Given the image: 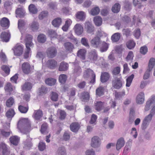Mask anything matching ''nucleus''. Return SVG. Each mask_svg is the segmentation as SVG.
I'll list each match as a JSON object with an SVG mask.
<instances>
[{"instance_id":"obj_21","label":"nucleus","mask_w":155,"mask_h":155,"mask_svg":"<svg viewBox=\"0 0 155 155\" xmlns=\"http://www.w3.org/2000/svg\"><path fill=\"white\" fill-rule=\"evenodd\" d=\"M19 140L20 138L17 136L11 137L9 138V141L11 143L15 146L18 145Z\"/></svg>"},{"instance_id":"obj_14","label":"nucleus","mask_w":155,"mask_h":155,"mask_svg":"<svg viewBox=\"0 0 155 155\" xmlns=\"http://www.w3.org/2000/svg\"><path fill=\"white\" fill-rule=\"evenodd\" d=\"M91 43L92 45L94 47L98 48L101 44L100 38L98 37H95L91 40Z\"/></svg>"},{"instance_id":"obj_40","label":"nucleus","mask_w":155,"mask_h":155,"mask_svg":"<svg viewBox=\"0 0 155 155\" xmlns=\"http://www.w3.org/2000/svg\"><path fill=\"white\" fill-rule=\"evenodd\" d=\"M67 78V77L66 75L62 74L60 75L59 77V81L61 84H64L65 83Z\"/></svg>"},{"instance_id":"obj_58","label":"nucleus","mask_w":155,"mask_h":155,"mask_svg":"<svg viewBox=\"0 0 155 155\" xmlns=\"http://www.w3.org/2000/svg\"><path fill=\"white\" fill-rule=\"evenodd\" d=\"M59 113V119L61 120H63L64 119L66 116V113L64 110H60Z\"/></svg>"},{"instance_id":"obj_39","label":"nucleus","mask_w":155,"mask_h":155,"mask_svg":"<svg viewBox=\"0 0 155 155\" xmlns=\"http://www.w3.org/2000/svg\"><path fill=\"white\" fill-rule=\"evenodd\" d=\"M155 64V59L152 58L150 59L148 64V68L149 70L152 71L153 68Z\"/></svg>"},{"instance_id":"obj_54","label":"nucleus","mask_w":155,"mask_h":155,"mask_svg":"<svg viewBox=\"0 0 155 155\" xmlns=\"http://www.w3.org/2000/svg\"><path fill=\"white\" fill-rule=\"evenodd\" d=\"M95 108L96 110L98 111H100L102 109L103 103L101 101L97 102L95 104Z\"/></svg>"},{"instance_id":"obj_52","label":"nucleus","mask_w":155,"mask_h":155,"mask_svg":"<svg viewBox=\"0 0 155 155\" xmlns=\"http://www.w3.org/2000/svg\"><path fill=\"white\" fill-rule=\"evenodd\" d=\"M70 23V21L67 20L66 21L65 25L62 27V29L63 31H67Z\"/></svg>"},{"instance_id":"obj_10","label":"nucleus","mask_w":155,"mask_h":155,"mask_svg":"<svg viewBox=\"0 0 155 155\" xmlns=\"http://www.w3.org/2000/svg\"><path fill=\"white\" fill-rule=\"evenodd\" d=\"M57 53V51L56 48L53 47L48 48L46 51L47 56L50 58H53L55 57Z\"/></svg>"},{"instance_id":"obj_5","label":"nucleus","mask_w":155,"mask_h":155,"mask_svg":"<svg viewBox=\"0 0 155 155\" xmlns=\"http://www.w3.org/2000/svg\"><path fill=\"white\" fill-rule=\"evenodd\" d=\"M101 144V140L97 136L93 137L91 139V146L94 148L99 147Z\"/></svg>"},{"instance_id":"obj_17","label":"nucleus","mask_w":155,"mask_h":155,"mask_svg":"<svg viewBox=\"0 0 155 155\" xmlns=\"http://www.w3.org/2000/svg\"><path fill=\"white\" fill-rule=\"evenodd\" d=\"M97 58V55L95 50L92 51L89 53L88 58L91 62L96 61Z\"/></svg>"},{"instance_id":"obj_34","label":"nucleus","mask_w":155,"mask_h":155,"mask_svg":"<svg viewBox=\"0 0 155 155\" xmlns=\"http://www.w3.org/2000/svg\"><path fill=\"white\" fill-rule=\"evenodd\" d=\"M94 21L96 25L100 26L102 24V20L100 17L96 16L94 18Z\"/></svg>"},{"instance_id":"obj_36","label":"nucleus","mask_w":155,"mask_h":155,"mask_svg":"<svg viewBox=\"0 0 155 155\" xmlns=\"http://www.w3.org/2000/svg\"><path fill=\"white\" fill-rule=\"evenodd\" d=\"M68 64L67 63L64 62H62L60 64L59 67V71H66L68 69Z\"/></svg>"},{"instance_id":"obj_3","label":"nucleus","mask_w":155,"mask_h":155,"mask_svg":"<svg viewBox=\"0 0 155 155\" xmlns=\"http://www.w3.org/2000/svg\"><path fill=\"white\" fill-rule=\"evenodd\" d=\"M34 66H31L29 63L24 62L21 65V70L24 73L28 74L33 71Z\"/></svg>"},{"instance_id":"obj_8","label":"nucleus","mask_w":155,"mask_h":155,"mask_svg":"<svg viewBox=\"0 0 155 155\" xmlns=\"http://www.w3.org/2000/svg\"><path fill=\"white\" fill-rule=\"evenodd\" d=\"M73 29L76 34L78 35H81L84 31L83 26L79 23L77 24L74 25Z\"/></svg>"},{"instance_id":"obj_16","label":"nucleus","mask_w":155,"mask_h":155,"mask_svg":"<svg viewBox=\"0 0 155 155\" xmlns=\"http://www.w3.org/2000/svg\"><path fill=\"white\" fill-rule=\"evenodd\" d=\"M0 148L2 150V155H8L10 153L7 145L5 143H2L0 144Z\"/></svg>"},{"instance_id":"obj_64","label":"nucleus","mask_w":155,"mask_h":155,"mask_svg":"<svg viewBox=\"0 0 155 155\" xmlns=\"http://www.w3.org/2000/svg\"><path fill=\"white\" fill-rule=\"evenodd\" d=\"M58 95L57 93L52 92V93L51 99L54 101H56L58 100Z\"/></svg>"},{"instance_id":"obj_11","label":"nucleus","mask_w":155,"mask_h":155,"mask_svg":"<svg viewBox=\"0 0 155 155\" xmlns=\"http://www.w3.org/2000/svg\"><path fill=\"white\" fill-rule=\"evenodd\" d=\"M13 50L15 55L20 56L23 53V49L21 45H17L14 48Z\"/></svg>"},{"instance_id":"obj_6","label":"nucleus","mask_w":155,"mask_h":155,"mask_svg":"<svg viewBox=\"0 0 155 155\" xmlns=\"http://www.w3.org/2000/svg\"><path fill=\"white\" fill-rule=\"evenodd\" d=\"M112 83L113 87L116 89H119L122 85L120 79L116 77L112 80Z\"/></svg>"},{"instance_id":"obj_48","label":"nucleus","mask_w":155,"mask_h":155,"mask_svg":"<svg viewBox=\"0 0 155 155\" xmlns=\"http://www.w3.org/2000/svg\"><path fill=\"white\" fill-rule=\"evenodd\" d=\"M135 45V44L133 40H130L126 43L127 47L130 49L134 48Z\"/></svg>"},{"instance_id":"obj_12","label":"nucleus","mask_w":155,"mask_h":155,"mask_svg":"<svg viewBox=\"0 0 155 155\" xmlns=\"http://www.w3.org/2000/svg\"><path fill=\"white\" fill-rule=\"evenodd\" d=\"M0 24L2 27L7 29L9 27L10 22L8 18L4 17L0 20Z\"/></svg>"},{"instance_id":"obj_18","label":"nucleus","mask_w":155,"mask_h":155,"mask_svg":"<svg viewBox=\"0 0 155 155\" xmlns=\"http://www.w3.org/2000/svg\"><path fill=\"white\" fill-rule=\"evenodd\" d=\"M0 37L3 41L7 42L10 39V34L8 32H3L1 34Z\"/></svg>"},{"instance_id":"obj_44","label":"nucleus","mask_w":155,"mask_h":155,"mask_svg":"<svg viewBox=\"0 0 155 155\" xmlns=\"http://www.w3.org/2000/svg\"><path fill=\"white\" fill-rule=\"evenodd\" d=\"M104 89L102 87L97 88L96 90V94L97 95L100 97L104 94Z\"/></svg>"},{"instance_id":"obj_15","label":"nucleus","mask_w":155,"mask_h":155,"mask_svg":"<svg viewBox=\"0 0 155 155\" xmlns=\"http://www.w3.org/2000/svg\"><path fill=\"white\" fill-rule=\"evenodd\" d=\"M144 101V95L143 92H141L137 96L136 98V103L138 104H141Z\"/></svg>"},{"instance_id":"obj_30","label":"nucleus","mask_w":155,"mask_h":155,"mask_svg":"<svg viewBox=\"0 0 155 155\" xmlns=\"http://www.w3.org/2000/svg\"><path fill=\"white\" fill-rule=\"evenodd\" d=\"M12 5L13 3L12 1L7 0L4 2V7L6 10H8L11 9Z\"/></svg>"},{"instance_id":"obj_28","label":"nucleus","mask_w":155,"mask_h":155,"mask_svg":"<svg viewBox=\"0 0 155 155\" xmlns=\"http://www.w3.org/2000/svg\"><path fill=\"white\" fill-rule=\"evenodd\" d=\"M47 128V124L46 123H44L41 126L40 130L42 134H47L48 133V131Z\"/></svg>"},{"instance_id":"obj_27","label":"nucleus","mask_w":155,"mask_h":155,"mask_svg":"<svg viewBox=\"0 0 155 155\" xmlns=\"http://www.w3.org/2000/svg\"><path fill=\"white\" fill-rule=\"evenodd\" d=\"M15 114V111L13 109H9L6 113L5 115L8 118L10 119L11 120Z\"/></svg>"},{"instance_id":"obj_60","label":"nucleus","mask_w":155,"mask_h":155,"mask_svg":"<svg viewBox=\"0 0 155 155\" xmlns=\"http://www.w3.org/2000/svg\"><path fill=\"white\" fill-rule=\"evenodd\" d=\"M48 12L47 11H43L39 15V18L41 20L47 16Z\"/></svg>"},{"instance_id":"obj_24","label":"nucleus","mask_w":155,"mask_h":155,"mask_svg":"<svg viewBox=\"0 0 155 155\" xmlns=\"http://www.w3.org/2000/svg\"><path fill=\"white\" fill-rule=\"evenodd\" d=\"M57 62L54 60H49L47 62V66L50 69H54L57 66Z\"/></svg>"},{"instance_id":"obj_45","label":"nucleus","mask_w":155,"mask_h":155,"mask_svg":"<svg viewBox=\"0 0 155 155\" xmlns=\"http://www.w3.org/2000/svg\"><path fill=\"white\" fill-rule=\"evenodd\" d=\"M108 48V45L104 41L102 42L101 47L100 48V51L101 52L106 51Z\"/></svg>"},{"instance_id":"obj_33","label":"nucleus","mask_w":155,"mask_h":155,"mask_svg":"<svg viewBox=\"0 0 155 155\" xmlns=\"http://www.w3.org/2000/svg\"><path fill=\"white\" fill-rule=\"evenodd\" d=\"M86 51L85 50L81 49L78 51L77 55L81 59L84 60L85 59Z\"/></svg>"},{"instance_id":"obj_26","label":"nucleus","mask_w":155,"mask_h":155,"mask_svg":"<svg viewBox=\"0 0 155 155\" xmlns=\"http://www.w3.org/2000/svg\"><path fill=\"white\" fill-rule=\"evenodd\" d=\"M32 84L28 82H26L22 85V89L23 91H28L30 90L32 88Z\"/></svg>"},{"instance_id":"obj_35","label":"nucleus","mask_w":155,"mask_h":155,"mask_svg":"<svg viewBox=\"0 0 155 155\" xmlns=\"http://www.w3.org/2000/svg\"><path fill=\"white\" fill-rule=\"evenodd\" d=\"M120 6L118 3H115L111 9L112 11L114 13H117L120 11Z\"/></svg>"},{"instance_id":"obj_37","label":"nucleus","mask_w":155,"mask_h":155,"mask_svg":"<svg viewBox=\"0 0 155 155\" xmlns=\"http://www.w3.org/2000/svg\"><path fill=\"white\" fill-rule=\"evenodd\" d=\"M5 91L9 93V94H10L11 92L13 90V87L11 84L9 82L7 83L5 87Z\"/></svg>"},{"instance_id":"obj_50","label":"nucleus","mask_w":155,"mask_h":155,"mask_svg":"<svg viewBox=\"0 0 155 155\" xmlns=\"http://www.w3.org/2000/svg\"><path fill=\"white\" fill-rule=\"evenodd\" d=\"M30 27L33 31H35L38 29L39 25L38 22L34 21L31 24Z\"/></svg>"},{"instance_id":"obj_59","label":"nucleus","mask_w":155,"mask_h":155,"mask_svg":"<svg viewBox=\"0 0 155 155\" xmlns=\"http://www.w3.org/2000/svg\"><path fill=\"white\" fill-rule=\"evenodd\" d=\"M66 150L64 146L60 147L59 149V153L60 155H66Z\"/></svg>"},{"instance_id":"obj_47","label":"nucleus","mask_w":155,"mask_h":155,"mask_svg":"<svg viewBox=\"0 0 155 155\" xmlns=\"http://www.w3.org/2000/svg\"><path fill=\"white\" fill-rule=\"evenodd\" d=\"M1 68L4 71L7 75H8L9 74L10 69L8 66L6 65H3L1 67Z\"/></svg>"},{"instance_id":"obj_49","label":"nucleus","mask_w":155,"mask_h":155,"mask_svg":"<svg viewBox=\"0 0 155 155\" xmlns=\"http://www.w3.org/2000/svg\"><path fill=\"white\" fill-rule=\"evenodd\" d=\"M154 102V99H152L147 102L146 104L145 108V109L146 111H147L150 109L151 104L153 103Z\"/></svg>"},{"instance_id":"obj_56","label":"nucleus","mask_w":155,"mask_h":155,"mask_svg":"<svg viewBox=\"0 0 155 155\" xmlns=\"http://www.w3.org/2000/svg\"><path fill=\"white\" fill-rule=\"evenodd\" d=\"M48 33L49 36L51 38L56 37L57 36V34L56 32L52 30H49Z\"/></svg>"},{"instance_id":"obj_43","label":"nucleus","mask_w":155,"mask_h":155,"mask_svg":"<svg viewBox=\"0 0 155 155\" xmlns=\"http://www.w3.org/2000/svg\"><path fill=\"white\" fill-rule=\"evenodd\" d=\"M134 74H131L130 76L128 77L126 79V86L129 87L132 82L134 78Z\"/></svg>"},{"instance_id":"obj_61","label":"nucleus","mask_w":155,"mask_h":155,"mask_svg":"<svg viewBox=\"0 0 155 155\" xmlns=\"http://www.w3.org/2000/svg\"><path fill=\"white\" fill-rule=\"evenodd\" d=\"M122 20L123 22L127 24L131 21L130 18L127 15H125L123 17Z\"/></svg>"},{"instance_id":"obj_51","label":"nucleus","mask_w":155,"mask_h":155,"mask_svg":"<svg viewBox=\"0 0 155 155\" xmlns=\"http://www.w3.org/2000/svg\"><path fill=\"white\" fill-rule=\"evenodd\" d=\"M25 24V21L21 19L18 20V27L19 29H21L23 27H24Z\"/></svg>"},{"instance_id":"obj_42","label":"nucleus","mask_w":155,"mask_h":155,"mask_svg":"<svg viewBox=\"0 0 155 155\" xmlns=\"http://www.w3.org/2000/svg\"><path fill=\"white\" fill-rule=\"evenodd\" d=\"M38 40L40 43H44L46 40L45 36L44 34H40L38 36Z\"/></svg>"},{"instance_id":"obj_32","label":"nucleus","mask_w":155,"mask_h":155,"mask_svg":"<svg viewBox=\"0 0 155 155\" xmlns=\"http://www.w3.org/2000/svg\"><path fill=\"white\" fill-rule=\"evenodd\" d=\"M45 83L48 85L52 86L55 84L56 80L54 78H49L45 80Z\"/></svg>"},{"instance_id":"obj_23","label":"nucleus","mask_w":155,"mask_h":155,"mask_svg":"<svg viewBox=\"0 0 155 155\" xmlns=\"http://www.w3.org/2000/svg\"><path fill=\"white\" fill-rule=\"evenodd\" d=\"M110 78V75L108 73L104 72L101 73V81L102 83L107 81Z\"/></svg>"},{"instance_id":"obj_13","label":"nucleus","mask_w":155,"mask_h":155,"mask_svg":"<svg viewBox=\"0 0 155 155\" xmlns=\"http://www.w3.org/2000/svg\"><path fill=\"white\" fill-rule=\"evenodd\" d=\"M43 115L42 111L40 109H38L34 110L33 117L35 120H40L43 116Z\"/></svg>"},{"instance_id":"obj_46","label":"nucleus","mask_w":155,"mask_h":155,"mask_svg":"<svg viewBox=\"0 0 155 155\" xmlns=\"http://www.w3.org/2000/svg\"><path fill=\"white\" fill-rule=\"evenodd\" d=\"M14 103V99L12 97H10L7 100L6 105L7 107H10L13 105Z\"/></svg>"},{"instance_id":"obj_57","label":"nucleus","mask_w":155,"mask_h":155,"mask_svg":"<svg viewBox=\"0 0 155 155\" xmlns=\"http://www.w3.org/2000/svg\"><path fill=\"white\" fill-rule=\"evenodd\" d=\"M148 51L147 47L146 46H143L140 48V52L142 54H145Z\"/></svg>"},{"instance_id":"obj_7","label":"nucleus","mask_w":155,"mask_h":155,"mask_svg":"<svg viewBox=\"0 0 155 155\" xmlns=\"http://www.w3.org/2000/svg\"><path fill=\"white\" fill-rule=\"evenodd\" d=\"M21 105L18 106V110L21 113H26L29 109L28 103L27 102L24 103V101H22L21 102Z\"/></svg>"},{"instance_id":"obj_1","label":"nucleus","mask_w":155,"mask_h":155,"mask_svg":"<svg viewBox=\"0 0 155 155\" xmlns=\"http://www.w3.org/2000/svg\"><path fill=\"white\" fill-rule=\"evenodd\" d=\"M17 127L20 131L26 133L32 129L30 121L28 118H23L20 120L18 123Z\"/></svg>"},{"instance_id":"obj_55","label":"nucleus","mask_w":155,"mask_h":155,"mask_svg":"<svg viewBox=\"0 0 155 155\" xmlns=\"http://www.w3.org/2000/svg\"><path fill=\"white\" fill-rule=\"evenodd\" d=\"M81 43L85 46V47H87L88 48L89 47V45L88 43V41L87 39L85 38H83L81 40Z\"/></svg>"},{"instance_id":"obj_20","label":"nucleus","mask_w":155,"mask_h":155,"mask_svg":"<svg viewBox=\"0 0 155 155\" xmlns=\"http://www.w3.org/2000/svg\"><path fill=\"white\" fill-rule=\"evenodd\" d=\"M125 144L124 138L121 137L117 140L116 144V148L117 150H119L123 147Z\"/></svg>"},{"instance_id":"obj_25","label":"nucleus","mask_w":155,"mask_h":155,"mask_svg":"<svg viewBox=\"0 0 155 155\" xmlns=\"http://www.w3.org/2000/svg\"><path fill=\"white\" fill-rule=\"evenodd\" d=\"M80 127L79 124L76 122L73 123L70 125L71 130L74 132H77L79 129Z\"/></svg>"},{"instance_id":"obj_4","label":"nucleus","mask_w":155,"mask_h":155,"mask_svg":"<svg viewBox=\"0 0 155 155\" xmlns=\"http://www.w3.org/2000/svg\"><path fill=\"white\" fill-rule=\"evenodd\" d=\"M91 75V76L92 79L90 81V83H93L95 81V75L92 70L90 69H87L84 72L83 76L85 78H87Z\"/></svg>"},{"instance_id":"obj_63","label":"nucleus","mask_w":155,"mask_h":155,"mask_svg":"<svg viewBox=\"0 0 155 155\" xmlns=\"http://www.w3.org/2000/svg\"><path fill=\"white\" fill-rule=\"evenodd\" d=\"M120 68L119 67H117L114 69L112 72L113 75H116L118 74L120 72Z\"/></svg>"},{"instance_id":"obj_22","label":"nucleus","mask_w":155,"mask_h":155,"mask_svg":"<svg viewBox=\"0 0 155 155\" xmlns=\"http://www.w3.org/2000/svg\"><path fill=\"white\" fill-rule=\"evenodd\" d=\"M64 45L67 52L71 53L72 51L74 48V46L72 43L70 42H67L65 43Z\"/></svg>"},{"instance_id":"obj_29","label":"nucleus","mask_w":155,"mask_h":155,"mask_svg":"<svg viewBox=\"0 0 155 155\" xmlns=\"http://www.w3.org/2000/svg\"><path fill=\"white\" fill-rule=\"evenodd\" d=\"M121 37L120 33H116L114 34L111 37V40L113 42H117L120 40Z\"/></svg>"},{"instance_id":"obj_41","label":"nucleus","mask_w":155,"mask_h":155,"mask_svg":"<svg viewBox=\"0 0 155 155\" xmlns=\"http://www.w3.org/2000/svg\"><path fill=\"white\" fill-rule=\"evenodd\" d=\"M100 9L98 7H96L92 8L91 11V14L93 15H98L99 13Z\"/></svg>"},{"instance_id":"obj_38","label":"nucleus","mask_w":155,"mask_h":155,"mask_svg":"<svg viewBox=\"0 0 155 155\" xmlns=\"http://www.w3.org/2000/svg\"><path fill=\"white\" fill-rule=\"evenodd\" d=\"M28 9L30 12L32 14H36L38 12L37 9L35 5L33 4H30L29 5Z\"/></svg>"},{"instance_id":"obj_53","label":"nucleus","mask_w":155,"mask_h":155,"mask_svg":"<svg viewBox=\"0 0 155 155\" xmlns=\"http://www.w3.org/2000/svg\"><path fill=\"white\" fill-rule=\"evenodd\" d=\"M82 101H86L88 100L89 98V93L87 92H84L82 94Z\"/></svg>"},{"instance_id":"obj_9","label":"nucleus","mask_w":155,"mask_h":155,"mask_svg":"<svg viewBox=\"0 0 155 155\" xmlns=\"http://www.w3.org/2000/svg\"><path fill=\"white\" fill-rule=\"evenodd\" d=\"M84 28L88 33H91L94 30V28L92 23L89 21H87L84 23Z\"/></svg>"},{"instance_id":"obj_2","label":"nucleus","mask_w":155,"mask_h":155,"mask_svg":"<svg viewBox=\"0 0 155 155\" xmlns=\"http://www.w3.org/2000/svg\"><path fill=\"white\" fill-rule=\"evenodd\" d=\"M33 37L30 35H27L25 39V45L26 47V50L24 54V58L27 59L29 56V54L31 50L30 47L33 46L32 42Z\"/></svg>"},{"instance_id":"obj_31","label":"nucleus","mask_w":155,"mask_h":155,"mask_svg":"<svg viewBox=\"0 0 155 155\" xmlns=\"http://www.w3.org/2000/svg\"><path fill=\"white\" fill-rule=\"evenodd\" d=\"M15 13L20 18H21L24 16L25 12L22 7L18 8L16 10Z\"/></svg>"},{"instance_id":"obj_19","label":"nucleus","mask_w":155,"mask_h":155,"mask_svg":"<svg viewBox=\"0 0 155 155\" xmlns=\"http://www.w3.org/2000/svg\"><path fill=\"white\" fill-rule=\"evenodd\" d=\"M76 17L77 19L81 21L85 20L86 18V14L83 11L78 12L76 14Z\"/></svg>"},{"instance_id":"obj_62","label":"nucleus","mask_w":155,"mask_h":155,"mask_svg":"<svg viewBox=\"0 0 155 155\" xmlns=\"http://www.w3.org/2000/svg\"><path fill=\"white\" fill-rule=\"evenodd\" d=\"M122 31L123 34L125 35L127 37L130 36L131 35V31L128 28L123 29Z\"/></svg>"}]
</instances>
